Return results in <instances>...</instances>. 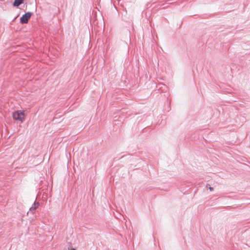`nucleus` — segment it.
I'll list each match as a JSON object with an SVG mask.
<instances>
[{
    "instance_id": "2",
    "label": "nucleus",
    "mask_w": 250,
    "mask_h": 250,
    "mask_svg": "<svg viewBox=\"0 0 250 250\" xmlns=\"http://www.w3.org/2000/svg\"><path fill=\"white\" fill-rule=\"evenodd\" d=\"M32 15V13L28 12L25 13L20 18V22L22 24L27 23Z\"/></svg>"
},
{
    "instance_id": "3",
    "label": "nucleus",
    "mask_w": 250,
    "mask_h": 250,
    "mask_svg": "<svg viewBox=\"0 0 250 250\" xmlns=\"http://www.w3.org/2000/svg\"><path fill=\"white\" fill-rule=\"evenodd\" d=\"M40 205V204L39 202H34L33 204L32 205V206L30 207L29 209V212H32L33 213L34 210H35Z\"/></svg>"
},
{
    "instance_id": "6",
    "label": "nucleus",
    "mask_w": 250,
    "mask_h": 250,
    "mask_svg": "<svg viewBox=\"0 0 250 250\" xmlns=\"http://www.w3.org/2000/svg\"><path fill=\"white\" fill-rule=\"evenodd\" d=\"M70 250H76L74 248H71Z\"/></svg>"
},
{
    "instance_id": "5",
    "label": "nucleus",
    "mask_w": 250,
    "mask_h": 250,
    "mask_svg": "<svg viewBox=\"0 0 250 250\" xmlns=\"http://www.w3.org/2000/svg\"><path fill=\"white\" fill-rule=\"evenodd\" d=\"M209 189L210 191H212L213 190V188L212 187H209Z\"/></svg>"
},
{
    "instance_id": "1",
    "label": "nucleus",
    "mask_w": 250,
    "mask_h": 250,
    "mask_svg": "<svg viewBox=\"0 0 250 250\" xmlns=\"http://www.w3.org/2000/svg\"><path fill=\"white\" fill-rule=\"evenodd\" d=\"M12 116L16 120L20 121L21 123L24 121V114L23 111L18 110L13 113Z\"/></svg>"
},
{
    "instance_id": "4",
    "label": "nucleus",
    "mask_w": 250,
    "mask_h": 250,
    "mask_svg": "<svg viewBox=\"0 0 250 250\" xmlns=\"http://www.w3.org/2000/svg\"><path fill=\"white\" fill-rule=\"evenodd\" d=\"M23 2V0H15L13 3L14 7H18Z\"/></svg>"
}]
</instances>
